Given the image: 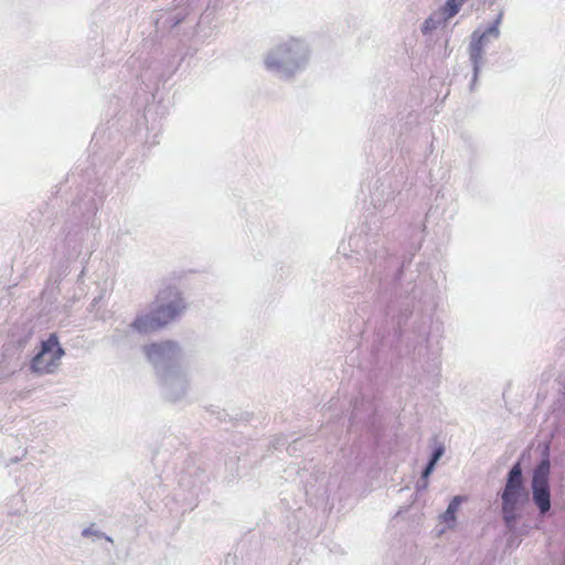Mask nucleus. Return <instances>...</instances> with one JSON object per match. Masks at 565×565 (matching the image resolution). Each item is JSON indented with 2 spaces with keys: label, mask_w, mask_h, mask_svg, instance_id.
<instances>
[{
  "label": "nucleus",
  "mask_w": 565,
  "mask_h": 565,
  "mask_svg": "<svg viewBox=\"0 0 565 565\" xmlns=\"http://www.w3.org/2000/svg\"><path fill=\"white\" fill-rule=\"evenodd\" d=\"M461 8V4L456 0H446L445 4L439 9L445 17L449 20L455 17Z\"/></svg>",
  "instance_id": "nucleus-14"
},
{
  "label": "nucleus",
  "mask_w": 565,
  "mask_h": 565,
  "mask_svg": "<svg viewBox=\"0 0 565 565\" xmlns=\"http://www.w3.org/2000/svg\"><path fill=\"white\" fill-rule=\"evenodd\" d=\"M77 234H79L81 235V239H83V228H81Z\"/></svg>",
  "instance_id": "nucleus-27"
},
{
  "label": "nucleus",
  "mask_w": 565,
  "mask_h": 565,
  "mask_svg": "<svg viewBox=\"0 0 565 565\" xmlns=\"http://www.w3.org/2000/svg\"><path fill=\"white\" fill-rule=\"evenodd\" d=\"M494 40L493 35L488 33V28L484 30L476 29L470 35L468 45L469 62L472 67V81L470 89H475L481 67L484 64V50L489 43Z\"/></svg>",
  "instance_id": "nucleus-7"
},
{
  "label": "nucleus",
  "mask_w": 565,
  "mask_h": 565,
  "mask_svg": "<svg viewBox=\"0 0 565 565\" xmlns=\"http://www.w3.org/2000/svg\"><path fill=\"white\" fill-rule=\"evenodd\" d=\"M66 269H67V268L65 267V269L63 270V273H62V274H60V276L55 279V282H58V281L61 280L62 276H63V275H66Z\"/></svg>",
  "instance_id": "nucleus-25"
},
{
  "label": "nucleus",
  "mask_w": 565,
  "mask_h": 565,
  "mask_svg": "<svg viewBox=\"0 0 565 565\" xmlns=\"http://www.w3.org/2000/svg\"><path fill=\"white\" fill-rule=\"evenodd\" d=\"M309 61L308 45L299 39H288L273 46L265 55L268 72L280 79H290L302 71Z\"/></svg>",
  "instance_id": "nucleus-1"
},
{
  "label": "nucleus",
  "mask_w": 565,
  "mask_h": 565,
  "mask_svg": "<svg viewBox=\"0 0 565 565\" xmlns=\"http://www.w3.org/2000/svg\"><path fill=\"white\" fill-rule=\"evenodd\" d=\"M463 500V497L456 495L449 502L447 510L443 513L441 519L445 523L450 524L456 522V513Z\"/></svg>",
  "instance_id": "nucleus-13"
},
{
  "label": "nucleus",
  "mask_w": 565,
  "mask_h": 565,
  "mask_svg": "<svg viewBox=\"0 0 565 565\" xmlns=\"http://www.w3.org/2000/svg\"><path fill=\"white\" fill-rule=\"evenodd\" d=\"M500 498L501 514L504 526L509 533H515L516 524L520 519L518 508L529 498V492L524 484L522 465L520 460L514 462L510 468L507 475L504 488L500 493Z\"/></svg>",
  "instance_id": "nucleus-2"
},
{
  "label": "nucleus",
  "mask_w": 565,
  "mask_h": 565,
  "mask_svg": "<svg viewBox=\"0 0 565 565\" xmlns=\"http://www.w3.org/2000/svg\"><path fill=\"white\" fill-rule=\"evenodd\" d=\"M551 461L548 446L542 452V458L532 472L531 492L532 501L539 510L541 518L546 516L552 508L551 500Z\"/></svg>",
  "instance_id": "nucleus-3"
},
{
  "label": "nucleus",
  "mask_w": 565,
  "mask_h": 565,
  "mask_svg": "<svg viewBox=\"0 0 565 565\" xmlns=\"http://www.w3.org/2000/svg\"><path fill=\"white\" fill-rule=\"evenodd\" d=\"M21 459H22V457H14V458H11V459H10V462L8 463V466H9V465H11V463H17V462H19Z\"/></svg>",
  "instance_id": "nucleus-23"
},
{
  "label": "nucleus",
  "mask_w": 565,
  "mask_h": 565,
  "mask_svg": "<svg viewBox=\"0 0 565 565\" xmlns=\"http://www.w3.org/2000/svg\"><path fill=\"white\" fill-rule=\"evenodd\" d=\"M162 396L171 402L177 403L185 397L189 391V380L182 369L166 372L158 376Z\"/></svg>",
  "instance_id": "nucleus-8"
},
{
  "label": "nucleus",
  "mask_w": 565,
  "mask_h": 565,
  "mask_svg": "<svg viewBox=\"0 0 565 565\" xmlns=\"http://www.w3.org/2000/svg\"><path fill=\"white\" fill-rule=\"evenodd\" d=\"M65 241H66V243H67V244H71V242H72V234H71V232H68V233L66 234V236H65Z\"/></svg>",
  "instance_id": "nucleus-24"
},
{
  "label": "nucleus",
  "mask_w": 565,
  "mask_h": 565,
  "mask_svg": "<svg viewBox=\"0 0 565 565\" xmlns=\"http://www.w3.org/2000/svg\"><path fill=\"white\" fill-rule=\"evenodd\" d=\"M456 1L462 6L467 0H456Z\"/></svg>",
  "instance_id": "nucleus-28"
},
{
  "label": "nucleus",
  "mask_w": 565,
  "mask_h": 565,
  "mask_svg": "<svg viewBox=\"0 0 565 565\" xmlns=\"http://www.w3.org/2000/svg\"><path fill=\"white\" fill-rule=\"evenodd\" d=\"M412 310L406 308L404 312H402L401 316L397 317V324L401 326L402 323H405L407 318L411 316Z\"/></svg>",
  "instance_id": "nucleus-19"
},
{
  "label": "nucleus",
  "mask_w": 565,
  "mask_h": 565,
  "mask_svg": "<svg viewBox=\"0 0 565 565\" xmlns=\"http://www.w3.org/2000/svg\"><path fill=\"white\" fill-rule=\"evenodd\" d=\"M106 341L116 350L128 351L137 347L140 342L136 330L129 324L121 323L117 326Z\"/></svg>",
  "instance_id": "nucleus-9"
},
{
  "label": "nucleus",
  "mask_w": 565,
  "mask_h": 565,
  "mask_svg": "<svg viewBox=\"0 0 565 565\" xmlns=\"http://www.w3.org/2000/svg\"><path fill=\"white\" fill-rule=\"evenodd\" d=\"M158 301L160 303L153 312L162 327L179 317L185 309L184 299L175 288L169 287L161 290L158 295Z\"/></svg>",
  "instance_id": "nucleus-6"
},
{
  "label": "nucleus",
  "mask_w": 565,
  "mask_h": 565,
  "mask_svg": "<svg viewBox=\"0 0 565 565\" xmlns=\"http://www.w3.org/2000/svg\"><path fill=\"white\" fill-rule=\"evenodd\" d=\"M445 447L441 444H439L434 448L428 460L437 465L439 459L443 457Z\"/></svg>",
  "instance_id": "nucleus-16"
},
{
  "label": "nucleus",
  "mask_w": 565,
  "mask_h": 565,
  "mask_svg": "<svg viewBox=\"0 0 565 565\" xmlns=\"http://www.w3.org/2000/svg\"><path fill=\"white\" fill-rule=\"evenodd\" d=\"M191 0H178L177 10L169 15L167 19V23H169L170 28H174L180 24L185 17L189 14L186 8H183L184 4H189Z\"/></svg>",
  "instance_id": "nucleus-12"
},
{
  "label": "nucleus",
  "mask_w": 565,
  "mask_h": 565,
  "mask_svg": "<svg viewBox=\"0 0 565 565\" xmlns=\"http://www.w3.org/2000/svg\"><path fill=\"white\" fill-rule=\"evenodd\" d=\"M435 467H436V463L428 460L422 471V480H427L429 478V476L433 473Z\"/></svg>",
  "instance_id": "nucleus-18"
},
{
  "label": "nucleus",
  "mask_w": 565,
  "mask_h": 565,
  "mask_svg": "<svg viewBox=\"0 0 565 565\" xmlns=\"http://www.w3.org/2000/svg\"><path fill=\"white\" fill-rule=\"evenodd\" d=\"M64 353L57 335L51 333L46 340L41 342L40 351L33 356L30 365L31 371L38 374L53 373Z\"/></svg>",
  "instance_id": "nucleus-5"
},
{
  "label": "nucleus",
  "mask_w": 565,
  "mask_h": 565,
  "mask_svg": "<svg viewBox=\"0 0 565 565\" xmlns=\"http://www.w3.org/2000/svg\"><path fill=\"white\" fill-rule=\"evenodd\" d=\"M134 330H136L139 339L141 335L156 331L162 328L161 323L157 320L156 313L152 311L148 315H140L130 323Z\"/></svg>",
  "instance_id": "nucleus-10"
},
{
  "label": "nucleus",
  "mask_w": 565,
  "mask_h": 565,
  "mask_svg": "<svg viewBox=\"0 0 565 565\" xmlns=\"http://www.w3.org/2000/svg\"><path fill=\"white\" fill-rule=\"evenodd\" d=\"M143 351L152 364L157 376L181 369V349L174 341L152 343L143 347Z\"/></svg>",
  "instance_id": "nucleus-4"
},
{
  "label": "nucleus",
  "mask_w": 565,
  "mask_h": 565,
  "mask_svg": "<svg viewBox=\"0 0 565 565\" xmlns=\"http://www.w3.org/2000/svg\"><path fill=\"white\" fill-rule=\"evenodd\" d=\"M212 414H215L220 422H226L228 417V414L225 411H212Z\"/></svg>",
  "instance_id": "nucleus-20"
},
{
  "label": "nucleus",
  "mask_w": 565,
  "mask_h": 565,
  "mask_svg": "<svg viewBox=\"0 0 565 565\" xmlns=\"http://www.w3.org/2000/svg\"><path fill=\"white\" fill-rule=\"evenodd\" d=\"M82 535L87 537V536H90V535H95L97 537H105L107 541H110L111 542V539L109 536H107L106 534L97 531V530H94L93 526H88V527H85L83 531H82Z\"/></svg>",
  "instance_id": "nucleus-17"
},
{
  "label": "nucleus",
  "mask_w": 565,
  "mask_h": 565,
  "mask_svg": "<svg viewBox=\"0 0 565 565\" xmlns=\"http://www.w3.org/2000/svg\"><path fill=\"white\" fill-rule=\"evenodd\" d=\"M360 239H361L360 236H352V237H350L349 244L351 246H358Z\"/></svg>",
  "instance_id": "nucleus-21"
},
{
  "label": "nucleus",
  "mask_w": 565,
  "mask_h": 565,
  "mask_svg": "<svg viewBox=\"0 0 565 565\" xmlns=\"http://www.w3.org/2000/svg\"><path fill=\"white\" fill-rule=\"evenodd\" d=\"M448 19L445 17L439 9L433 12L422 24L420 31L424 35L429 34L434 30L439 28H444L447 23Z\"/></svg>",
  "instance_id": "nucleus-11"
},
{
  "label": "nucleus",
  "mask_w": 565,
  "mask_h": 565,
  "mask_svg": "<svg viewBox=\"0 0 565 565\" xmlns=\"http://www.w3.org/2000/svg\"><path fill=\"white\" fill-rule=\"evenodd\" d=\"M427 484H428L427 480H422V479H420L419 481H417V486H416V487H417V490L426 489V488H427Z\"/></svg>",
  "instance_id": "nucleus-22"
},
{
  "label": "nucleus",
  "mask_w": 565,
  "mask_h": 565,
  "mask_svg": "<svg viewBox=\"0 0 565 565\" xmlns=\"http://www.w3.org/2000/svg\"><path fill=\"white\" fill-rule=\"evenodd\" d=\"M503 10H500L494 20L487 26L488 33L493 35L494 40H498L501 35L500 25L503 19Z\"/></svg>",
  "instance_id": "nucleus-15"
},
{
  "label": "nucleus",
  "mask_w": 565,
  "mask_h": 565,
  "mask_svg": "<svg viewBox=\"0 0 565 565\" xmlns=\"http://www.w3.org/2000/svg\"><path fill=\"white\" fill-rule=\"evenodd\" d=\"M372 252H373V249H371V248H366L365 249V253H366L367 256H371Z\"/></svg>",
  "instance_id": "nucleus-26"
}]
</instances>
